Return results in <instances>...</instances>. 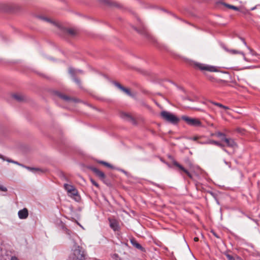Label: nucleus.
<instances>
[{
	"instance_id": "nucleus-1",
	"label": "nucleus",
	"mask_w": 260,
	"mask_h": 260,
	"mask_svg": "<svg viewBox=\"0 0 260 260\" xmlns=\"http://www.w3.org/2000/svg\"><path fill=\"white\" fill-rule=\"evenodd\" d=\"M86 254L83 248L75 243L68 260H86Z\"/></svg>"
},
{
	"instance_id": "nucleus-2",
	"label": "nucleus",
	"mask_w": 260,
	"mask_h": 260,
	"mask_svg": "<svg viewBox=\"0 0 260 260\" xmlns=\"http://www.w3.org/2000/svg\"><path fill=\"white\" fill-rule=\"evenodd\" d=\"M162 118L168 122L173 124H177L179 121V118L173 113L166 111H162L160 113Z\"/></svg>"
},
{
	"instance_id": "nucleus-3",
	"label": "nucleus",
	"mask_w": 260,
	"mask_h": 260,
	"mask_svg": "<svg viewBox=\"0 0 260 260\" xmlns=\"http://www.w3.org/2000/svg\"><path fill=\"white\" fill-rule=\"evenodd\" d=\"M181 119L184 120L186 123L190 126L196 127L202 126V122L197 118H191L187 116H182Z\"/></svg>"
},
{
	"instance_id": "nucleus-4",
	"label": "nucleus",
	"mask_w": 260,
	"mask_h": 260,
	"mask_svg": "<svg viewBox=\"0 0 260 260\" xmlns=\"http://www.w3.org/2000/svg\"><path fill=\"white\" fill-rule=\"evenodd\" d=\"M54 94L57 96L59 97L60 99L66 102H73L75 103L78 102V100L76 99L71 98L66 95L63 94L59 92V91H54Z\"/></svg>"
},
{
	"instance_id": "nucleus-5",
	"label": "nucleus",
	"mask_w": 260,
	"mask_h": 260,
	"mask_svg": "<svg viewBox=\"0 0 260 260\" xmlns=\"http://www.w3.org/2000/svg\"><path fill=\"white\" fill-rule=\"evenodd\" d=\"M110 227L114 231H118L120 229L118 222L115 219L108 218Z\"/></svg>"
},
{
	"instance_id": "nucleus-6",
	"label": "nucleus",
	"mask_w": 260,
	"mask_h": 260,
	"mask_svg": "<svg viewBox=\"0 0 260 260\" xmlns=\"http://www.w3.org/2000/svg\"><path fill=\"white\" fill-rule=\"evenodd\" d=\"M112 83L114 85L116 86L117 88L121 90L123 92L125 93L127 95L133 97L134 95L131 93V91L128 89L122 86L120 83L117 82L116 81H113Z\"/></svg>"
},
{
	"instance_id": "nucleus-7",
	"label": "nucleus",
	"mask_w": 260,
	"mask_h": 260,
	"mask_svg": "<svg viewBox=\"0 0 260 260\" xmlns=\"http://www.w3.org/2000/svg\"><path fill=\"white\" fill-rule=\"evenodd\" d=\"M135 29L137 31L139 34L144 35L147 38L150 37V35L147 29V28L143 24H141L140 28L139 29H137L135 28Z\"/></svg>"
},
{
	"instance_id": "nucleus-8",
	"label": "nucleus",
	"mask_w": 260,
	"mask_h": 260,
	"mask_svg": "<svg viewBox=\"0 0 260 260\" xmlns=\"http://www.w3.org/2000/svg\"><path fill=\"white\" fill-rule=\"evenodd\" d=\"M120 117L124 120H127L132 122L134 124H136V122L134 118L132 117L129 114L126 113L122 112L120 113Z\"/></svg>"
},
{
	"instance_id": "nucleus-9",
	"label": "nucleus",
	"mask_w": 260,
	"mask_h": 260,
	"mask_svg": "<svg viewBox=\"0 0 260 260\" xmlns=\"http://www.w3.org/2000/svg\"><path fill=\"white\" fill-rule=\"evenodd\" d=\"M90 169L102 180H104V179L105 178L106 176L105 174L103 172L99 170L98 168L95 167H91Z\"/></svg>"
},
{
	"instance_id": "nucleus-10",
	"label": "nucleus",
	"mask_w": 260,
	"mask_h": 260,
	"mask_svg": "<svg viewBox=\"0 0 260 260\" xmlns=\"http://www.w3.org/2000/svg\"><path fill=\"white\" fill-rule=\"evenodd\" d=\"M18 215L19 218L21 219L27 218L28 216V210L25 208L20 210L18 212Z\"/></svg>"
},
{
	"instance_id": "nucleus-11",
	"label": "nucleus",
	"mask_w": 260,
	"mask_h": 260,
	"mask_svg": "<svg viewBox=\"0 0 260 260\" xmlns=\"http://www.w3.org/2000/svg\"><path fill=\"white\" fill-rule=\"evenodd\" d=\"M173 165L178 167L181 171L184 172L190 178H192V175L186 169H185L182 165L179 164L177 161H173Z\"/></svg>"
},
{
	"instance_id": "nucleus-12",
	"label": "nucleus",
	"mask_w": 260,
	"mask_h": 260,
	"mask_svg": "<svg viewBox=\"0 0 260 260\" xmlns=\"http://www.w3.org/2000/svg\"><path fill=\"white\" fill-rule=\"evenodd\" d=\"M221 47L228 53H229L230 54H243V52L239 51L235 49H228L225 45L221 44Z\"/></svg>"
},
{
	"instance_id": "nucleus-13",
	"label": "nucleus",
	"mask_w": 260,
	"mask_h": 260,
	"mask_svg": "<svg viewBox=\"0 0 260 260\" xmlns=\"http://www.w3.org/2000/svg\"><path fill=\"white\" fill-rule=\"evenodd\" d=\"M131 243L132 244V245L134 247H135L136 248L140 250L141 251H145V249L144 247H143L141 244L138 243L137 241V240L134 239H131L130 240Z\"/></svg>"
},
{
	"instance_id": "nucleus-14",
	"label": "nucleus",
	"mask_w": 260,
	"mask_h": 260,
	"mask_svg": "<svg viewBox=\"0 0 260 260\" xmlns=\"http://www.w3.org/2000/svg\"><path fill=\"white\" fill-rule=\"evenodd\" d=\"M75 69H74L72 67L69 68V73L71 74V75L72 77V79L77 84H78L79 85H80V84H81L80 80L76 77L75 75Z\"/></svg>"
},
{
	"instance_id": "nucleus-15",
	"label": "nucleus",
	"mask_w": 260,
	"mask_h": 260,
	"mask_svg": "<svg viewBox=\"0 0 260 260\" xmlns=\"http://www.w3.org/2000/svg\"><path fill=\"white\" fill-rule=\"evenodd\" d=\"M69 190L70 191L69 192L70 193L71 196L74 197L75 199L78 201L80 198L78 195V191L75 187L73 186V188L70 189Z\"/></svg>"
},
{
	"instance_id": "nucleus-16",
	"label": "nucleus",
	"mask_w": 260,
	"mask_h": 260,
	"mask_svg": "<svg viewBox=\"0 0 260 260\" xmlns=\"http://www.w3.org/2000/svg\"><path fill=\"white\" fill-rule=\"evenodd\" d=\"M204 143L206 144H214V145L218 146L221 148H223L224 147V145L223 144L220 143V142L212 140H209L204 142Z\"/></svg>"
},
{
	"instance_id": "nucleus-17",
	"label": "nucleus",
	"mask_w": 260,
	"mask_h": 260,
	"mask_svg": "<svg viewBox=\"0 0 260 260\" xmlns=\"http://www.w3.org/2000/svg\"><path fill=\"white\" fill-rule=\"evenodd\" d=\"M223 141L225 142L226 144V145L229 147H233L235 145L234 141L230 138H226V137H224V140Z\"/></svg>"
},
{
	"instance_id": "nucleus-18",
	"label": "nucleus",
	"mask_w": 260,
	"mask_h": 260,
	"mask_svg": "<svg viewBox=\"0 0 260 260\" xmlns=\"http://www.w3.org/2000/svg\"><path fill=\"white\" fill-rule=\"evenodd\" d=\"M38 18L39 19H40L41 20H43V21L49 22L50 23H52L54 25L57 26V24L55 22L51 20L50 19H49L48 18H47V17H44V16H38Z\"/></svg>"
},
{
	"instance_id": "nucleus-19",
	"label": "nucleus",
	"mask_w": 260,
	"mask_h": 260,
	"mask_svg": "<svg viewBox=\"0 0 260 260\" xmlns=\"http://www.w3.org/2000/svg\"><path fill=\"white\" fill-rule=\"evenodd\" d=\"M195 66L199 69L201 71H207V66L204 64L200 63H196L194 64Z\"/></svg>"
},
{
	"instance_id": "nucleus-20",
	"label": "nucleus",
	"mask_w": 260,
	"mask_h": 260,
	"mask_svg": "<svg viewBox=\"0 0 260 260\" xmlns=\"http://www.w3.org/2000/svg\"><path fill=\"white\" fill-rule=\"evenodd\" d=\"M12 97L18 102H22L24 100L23 96L19 94H14Z\"/></svg>"
},
{
	"instance_id": "nucleus-21",
	"label": "nucleus",
	"mask_w": 260,
	"mask_h": 260,
	"mask_svg": "<svg viewBox=\"0 0 260 260\" xmlns=\"http://www.w3.org/2000/svg\"><path fill=\"white\" fill-rule=\"evenodd\" d=\"M210 103L212 104V105H215L216 106H218V107L219 108H223V109L224 110H228V109H229V108L228 107H226L225 106H224L223 105H222L220 103H216V102H210Z\"/></svg>"
},
{
	"instance_id": "nucleus-22",
	"label": "nucleus",
	"mask_w": 260,
	"mask_h": 260,
	"mask_svg": "<svg viewBox=\"0 0 260 260\" xmlns=\"http://www.w3.org/2000/svg\"><path fill=\"white\" fill-rule=\"evenodd\" d=\"M104 3L109 6H118V5L116 4L115 2H113L111 0H104Z\"/></svg>"
},
{
	"instance_id": "nucleus-23",
	"label": "nucleus",
	"mask_w": 260,
	"mask_h": 260,
	"mask_svg": "<svg viewBox=\"0 0 260 260\" xmlns=\"http://www.w3.org/2000/svg\"><path fill=\"white\" fill-rule=\"evenodd\" d=\"M23 167L26 168L28 170H29L30 171H31V172H35V171H41V172H42V170L41 169H40V168H32V167H27V166H24Z\"/></svg>"
},
{
	"instance_id": "nucleus-24",
	"label": "nucleus",
	"mask_w": 260,
	"mask_h": 260,
	"mask_svg": "<svg viewBox=\"0 0 260 260\" xmlns=\"http://www.w3.org/2000/svg\"><path fill=\"white\" fill-rule=\"evenodd\" d=\"M67 32L72 36H74L76 35V31L72 28H69L67 29Z\"/></svg>"
},
{
	"instance_id": "nucleus-25",
	"label": "nucleus",
	"mask_w": 260,
	"mask_h": 260,
	"mask_svg": "<svg viewBox=\"0 0 260 260\" xmlns=\"http://www.w3.org/2000/svg\"><path fill=\"white\" fill-rule=\"evenodd\" d=\"M64 189L68 191V192H69L70 191V189H72L73 188V185H70V184H67V183H65L64 184Z\"/></svg>"
},
{
	"instance_id": "nucleus-26",
	"label": "nucleus",
	"mask_w": 260,
	"mask_h": 260,
	"mask_svg": "<svg viewBox=\"0 0 260 260\" xmlns=\"http://www.w3.org/2000/svg\"><path fill=\"white\" fill-rule=\"evenodd\" d=\"M216 136L219 137V138H220L221 140L223 141V140H224V137H225V135L224 134V133H222L221 132H218L217 134H216Z\"/></svg>"
},
{
	"instance_id": "nucleus-27",
	"label": "nucleus",
	"mask_w": 260,
	"mask_h": 260,
	"mask_svg": "<svg viewBox=\"0 0 260 260\" xmlns=\"http://www.w3.org/2000/svg\"><path fill=\"white\" fill-rule=\"evenodd\" d=\"M207 71H208L210 72H216L217 70H216L215 67L208 66Z\"/></svg>"
},
{
	"instance_id": "nucleus-28",
	"label": "nucleus",
	"mask_w": 260,
	"mask_h": 260,
	"mask_svg": "<svg viewBox=\"0 0 260 260\" xmlns=\"http://www.w3.org/2000/svg\"><path fill=\"white\" fill-rule=\"evenodd\" d=\"M99 162L101 164H103L104 165V166L109 168H113V166L110 165V164L106 162V161H100Z\"/></svg>"
},
{
	"instance_id": "nucleus-29",
	"label": "nucleus",
	"mask_w": 260,
	"mask_h": 260,
	"mask_svg": "<svg viewBox=\"0 0 260 260\" xmlns=\"http://www.w3.org/2000/svg\"><path fill=\"white\" fill-rule=\"evenodd\" d=\"M224 5H225L226 7H228V8H230L231 9H234V10H238V8L234 6H233V5H229V4H225L224 3L223 4Z\"/></svg>"
},
{
	"instance_id": "nucleus-30",
	"label": "nucleus",
	"mask_w": 260,
	"mask_h": 260,
	"mask_svg": "<svg viewBox=\"0 0 260 260\" xmlns=\"http://www.w3.org/2000/svg\"><path fill=\"white\" fill-rule=\"evenodd\" d=\"M225 256L228 260H235L234 257L229 254H225Z\"/></svg>"
},
{
	"instance_id": "nucleus-31",
	"label": "nucleus",
	"mask_w": 260,
	"mask_h": 260,
	"mask_svg": "<svg viewBox=\"0 0 260 260\" xmlns=\"http://www.w3.org/2000/svg\"><path fill=\"white\" fill-rule=\"evenodd\" d=\"M112 258L114 260H121V259L119 257L118 255L117 254H113V255L112 256Z\"/></svg>"
},
{
	"instance_id": "nucleus-32",
	"label": "nucleus",
	"mask_w": 260,
	"mask_h": 260,
	"mask_svg": "<svg viewBox=\"0 0 260 260\" xmlns=\"http://www.w3.org/2000/svg\"><path fill=\"white\" fill-rule=\"evenodd\" d=\"M0 190L3 191H7V188L5 186H2L0 185Z\"/></svg>"
},
{
	"instance_id": "nucleus-33",
	"label": "nucleus",
	"mask_w": 260,
	"mask_h": 260,
	"mask_svg": "<svg viewBox=\"0 0 260 260\" xmlns=\"http://www.w3.org/2000/svg\"><path fill=\"white\" fill-rule=\"evenodd\" d=\"M92 184L96 187H99V184L93 179L90 180Z\"/></svg>"
},
{
	"instance_id": "nucleus-34",
	"label": "nucleus",
	"mask_w": 260,
	"mask_h": 260,
	"mask_svg": "<svg viewBox=\"0 0 260 260\" xmlns=\"http://www.w3.org/2000/svg\"><path fill=\"white\" fill-rule=\"evenodd\" d=\"M65 231H66V233L67 234H68L69 236H71V232L69 230H68L67 228H66L65 229Z\"/></svg>"
},
{
	"instance_id": "nucleus-35",
	"label": "nucleus",
	"mask_w": 260,
	"mask_h": 260,
	"mask_svg": "<svg viewBox=\"0 0 260 260\" xmlns=\"http://www.w3.org/2000/svg\"><path fill=\"white\" fill-rule=\"evenodd\" d=\"M13 164H16V165H18L19 166H21L22 167H24V165H22V164H20V163H19L18 162L16 161H15V160H13Z\"/></svg>"
},
{
	"instance_id": "nucleus-36",
	"label": "nucleus",
	"mask_w": 260,
	"mask_h": 260,
	"mask_svg": "<svg viewBox=\"0 0 260 260\" xmlns=\"http://www.w3.org/2000/svg\"><path fill=\"white\" fill-rule=\"evenodd\" d=\"M83 73V71L81 70H75V75L76 74V73Z\"/></svg>"
},
{
	"instance_id": "nucleus-37",
	"label": "nucleus",
	"mask_w": 260,
	"mask_h": 260,
	"mask_svg": "<svg viewBox=\"0 0 260 260\" xmlns=\"http://www.w3.org/2000/svg\"><path fill=\"white\" fill-rule=\"evenodd\" d=\"M247 50L249 51V53H251V54L252 55H253L254 53L251 50V49L248 47H247Z\"/></svg>"
},
{
	"instance_id": "nucleus-38",
	"label": "nucleus",
	"mask_w": 260,
	"mask_h": 260,
	"mask_svg": "<svg viewBox=\"0 0 260 260\" xmlns=\"http://www.w3.org/2000/svg\"><path fill=\"white\" fill-rule=\"evenodd\" d=\"M6 160V161H8V162H12V163H13V160H12V159H5V160Z\"/></svg>"
},
{
	"instance_id": "nucleus-39",
	"label": "nucleus",
	"mask_w": 260,
	"mask_h": 260,
	"mask_svg": "<svg viewBox=\"0 0 260 260\" xmlns=\"http://www.w3.org/2000/svg\"><path fill=\"white\" fill-rule=\"evenodd\" d=\"M224 162L226 165H228L229 166V168H231V165H230V162L226 161L225 160H224Z\"/></svg>"
},
{
	"instance_id": "nucleus-40",
	"label": "nucleus",
	"mask_w": 260,
	"mask_h": 260,
	"mask_svg": "<svg viewBox=\"0 0 260 260\" xmlns=\"http://www.w3.org/2000/svg\"><path fill=\"white\" fill-rule=\"evenodd\" d=\"M62 178L63 180L68 181L67 177L64 175H62Z\"/></svg>"
},
{
	"instance_id": "nucleus-41",
	"label": "nucleus",
	"mask_w": 260,
	"mask_h": 260,
	"mask_svg": "<svg viewBox=\"0 0 260 260\" xmlns=\"http://www.w3.org/2000/svg\"><path fill=\"white\" fill-rule=\"evenodd\" d=\"M0 158L2 159L3 160H5V157L3 155L0 154Z\"/></svg>"
},
{
	"instance_id": "nucleus-42",
	"label": "nucleus",
	"mask_w": 260,
	"mask_h": 260,
	"mask_svg": "<svg viewBox=\"0 0 260 260\" xmlns=\"http://www.w3.org/2000/svg\"><path fill=\"white\" fill-rule=\"evenodd\" d=\"M198 240H199V238L198 237L194 238V241L197 242V241H198Z\"/></svg>"
},
{
	"instance_id": "nucleus-43",
	"label": "nucleus",
	"mask_w": 260,
	"mask_h": 260,
	"mask_svg": "<svg viewBox=\"0 0 260 260\" xmlns=\"http://www.w3.org/2000/svg\"><path fill=\"white\" fill-rule=\"evenodd\" d=\"M11 260H18L16 257H12Z\"/></svg>"
},
{
	"instance_id": "nucleus-44",
	"label": "nucleus",
	"mask_w": 260,
	"mask_h": 260,
	"mask_svg": "<svg viewBox=\"0 0 260 260\" xmlns=\"http://www.w3.org/2000/svg\"><path fill=\"white\" fill-rule=\"evenodd\" d=\"M184 99H185V100H188V101H191V100L189 98H188V97L185 98Z\"/></svg>"
},
{
	"instance_id": "nucleus-45",
	"label": "nucleus",
	"mask_w": 260,
	"mask_h": 260,
	"mask_svg": "<svg viewBox=\"0 0 260 260\" xmlns=\"http://www.w3.org/2000/svg\"><path fill=\"white\" fill-rule=\"evenodd\" d=\"M121 171L123 172L124 173L126 174V172L123 170H121Z\"/></svg>"
},
{
	"instance_id": "nucleus-46",
	"label": "nucleus",
	"mask_w": 260,
	"mask_h": 260,
	"mask_svg": "<svg viewBox=\"0 0 260 260\" xmlns=\"http://www.w3.org/2000/svg\"><path fill=\"white\" fill-rule=\"evenodd\" d=\"M223 148V150L226 152H228L227 150L226 149H225L224 148H223V147L222 148Z\"/></svg>"
},
{
	"instance_id": "nucleus-47",
	"label": "nucleus",
	"mask_w": 260,
	"mask_h": 260,
	"mask_svg": "<svg viewBox=\"0 0 260 260\" xmlns=\"http://www.w3.org/2000/svg\"><path fill=\"white\" fill-rule=\"evenodd\" d=\"M214 235L215 236H216V237H218L216 235V234H215V233H214Z\"/></svg>"
},
{
	"instance_id": "nucleus-48",
	"label": "nucleus",
	"mask_w": 260,
	"mask_h": 260,
	"mask_svg": "<svg viewBox=\"0 0 260 260\" xmlns=\"http://www.w3.org/2000/svg\"><path fill=\"white\" fill-rule=\"evenodd\" d=\"M193 140H197V138H194L193 139Z\"/></svg>"
},
{
	"instance_id": "nucleus-49",
	"label": "nucleus",
	"mask_w": 260,
	"mask_h": 260,
	"mask_svg": "<svg viewBox=\"0 0 260 260\" xmlns=\"http://www.w3.org/2000/svg\"><path fill=\"white\" fill-rule=\"evenodd\" d=\"M247 58L246 57H245V60H247Z\"/></svg>"
}]
</instances>
